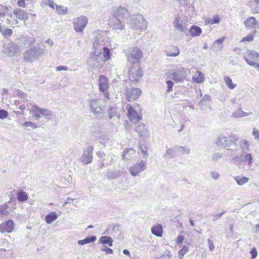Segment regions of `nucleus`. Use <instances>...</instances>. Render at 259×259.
Instances as JSON below:
<instances>
[{"instance_id":"obj_28","label":"nucleus","mask_w":259,"mask_h":259,"mask_svg":"<svg viewBox=\"0 0 259 259\" xmlns=\"http://www.w3.org/2000/svg\"><path fill=\"white\" fill-rule=\"evenodd\" d=\"M152 233L157 237H161L163 233V229L162 226L160 224H157L153 226L151 228Z\"/></svg>"},{"instance_id":"obj_40","label":"nucleus","mask_w":259,"mask_h":259,"mask_svg":"<svg viewBox=\"0 0 259 259\" xmlns=\"http://www.w3.org/2000/svg\"><path fill=\"white\" fill-rule=\"evenodd\" d=\"M167 56L169 57H176L179 55V49L177 47H173L170 50L165 52Z\"/></svg>"},{"instance_id":"obj_48","label":"nucleus","mask_w":259,"mask_h":259,"mask_svg":"<svg viewBox=\"0 0 259 259\" xmlns=\"http://www.w3.org/2000/svg\"><path fill=\"white\" fill-rule=\"evenodd\" d=\"M9 48L10 49V51L8 53V55L10 56H14L17 53V48L15 44H11Z\"/></svg>"},{"instance_id":"obj_13","label":"nucleus","mask_w":259,"mask_h":259,"mask_svg":"<svg viewBox=\"0 0 259 259\" xmlns=\"http://www.w3.org/2000/svg\"><path fill=\"white\" fill-rule=\"evenodd\" d=\"M94 148L92 146H88L83 151L80 157V161L84 164L90 163L93 160V152Z\"/></svg>"},{"instance_id":"obj_41","label":"nucleus","mask_w":259,"mask_h":259,"mask_svg":"<svg viewBox=\"0 0 259 259\" xmlns=\"http://www.w3.org/2000/svg\"><path fill=\"white\" fill-rule=\"evenodd\" d=\"M17 199L19 201L24 202L28 199V195L23 191L19 190L17 193Z\"/></svg>"},{"instance_id":"obj_52","label":"nucleus","mask_w":259,"mask_h":259,"mask_svg":"<svg viewBox=\"0 0 259 259\" xmlns=\"http://www.w3.org/2000/svg\"><path fill=\"white\" fill-rule=\"evenodd\" d=\"M223 156V154L221 153H214L212 154L211 159L212 160L216 162L219 159L221 158Z\"/></svg>"},{"instance_id":"obj_16","label":"nucleus","mask_w":259,"mask_h":259,"mask_svg":"<svg viewBox=\"0 0 259 259\" xmlns=\"http://www.w3.org/2000/svg\"><path fill=\"white\" fill-rule=\"evenodd\" d=\"M211 101V97L208 94H205L199 101L198 104L201 110H211L210 103Z\"/></svg>"},{"instance_id":"obj_24","label":"nucleus","mask_w":259,"mask_h":259,"mask_svg":"<svg viewBox=\"0 0 259 259\" xmlns=\"http://www.w3.org/2000/svg\"><path fill=\"white\" fill-rule=\"evenodd\" d=\"M135 131L142 137H148L149 133L145 124H141L135 128Z\"/></svg>"},{"instance_id":"obj_61","label":"nucleus","mask_w":259,"mask_h":259,"mask_svg":"<svg viewBox=\"0 0 259 259\" xmlns=\"http://www.w3.org/2000/svg\"><path fill=\"white\" fill-rule=\"evenodd\" d=\"M250 253L251 255V259H254L257 254L256 249L255 248H252L250 251Z\"/></svg>"},{"instance_id":"obj_7","label":"nucleus","mask_w":259,"mask_h":259,"mask_svg":"<svg viewBox=\"0 0 259 259\" xmlns=\"http://www.w3.org/2000/svg\"><path fill=\"white\" fill-rule=\"evenodd\" d=\"M147 24L142 15H138L132 18L131 27L133 29L145 30L147 27Z\"/></svg>"},{"instance_id":"obj_2","label":"nucleus","mask_w":259,"mask_h":259,"mask_svg":"<svg viewBox=\"0 0 259 259\" xmlns=\"http://www.w3.org/2000/svg\"><path fill=\"white\" fill-rule=\"evenodd\" d=\"M103 52L98 51L90 53L87 63L91 67L100 68L103 66V63L110 59V51L108 48L103 47Z\"/></svg>"},{"instance_id":"obj_11","label":"nucleus","mask_w":259,"mask_h":259,"mask_svg":"<svg viewBox=\"0 0 259 259\" xmlns=\"http://www.w3.org/2000/svg\"><path fill=\"white\" fill-rule=\"evenodd\" d=\"M128 75L132 81H138L143 76V71L139 66H133L129 69Z\"/></svg>"},{"instance_id":"obj_59","label":"nucleus","mask_w":259,"mask_h":259,"mask_svg":"<svg viewBox=\"0 0 259 259\" xmlns=\"http://www.w3.org/2000/svg\"><path fill=\"white\" fill-rule=\"evenodd\" d=\"M8 112L5 110H0V119L6 118L8 116Z\"/></svg>"},{"instance_id":"obj_57","label":"nucleus","mask_w":259,"mask_h":259,"mask_svg":"<svg viewBox=\"0 0 259 259\" xmlns=\"http://www.w3.org/2000/svg\"><path fill=\"white\" fill-rule=\"evenodd\" d=\"M45 5L49 6L51 8L54 9V3L53 0H42Z\"/></svg>"},{"instance_id":"obj_22","label":"nucleus","mask_w":259,"mask_h":259,"mask_svg":"<svg viewBox=\"0 0 259 259\" xmlns=\"http://www.w3.org/2000/svg\"><path fill=\"white\" fill-rule=\"evenodd\" d=\"M35 42V38L32 37L27 36H21L19 39V44L20 46H24L26 48L32 46Z\"/></svg>"},{"instance_id":"obj_62","label":"nucleus","mask_w":259,"mask_h":259,"mask_svg":"<svg viewBox=\"0 0 259 259\" xmlns=\"http://www.w3.org/2000/svg\"><path fill=\"white\" fill-rule=\"evenodd\" d=\"M207 243L208 244V247L210 251H213L214 249V245L212 240L208 239Z\"/></svg>"},{"instance_id":"obj_12","label":"nucleus","mask_w":259,"mask_h":259,"mask_svg":"<svg viewBox=\"0 0 259 259\" xmlns=\"http://www.w3.org/2000/svg\"><path fill=\"white\" fill-rule=\"evenodd\" d=\"M146 162L144 160H141L139 163L133 164L130 168V171L132 176L136 177L146 170Z\"/></svg>"},{"instance_id":"obj_42","label":"nucleus","mask_w":259,"mask_h":259,"mask_svg":"<svg viewBox=\"0 0 259 259\" xmlns=\"http://www.w3.org/2000/svg\"><path fill=\"white\" fill-rule=\"evenodd\" d=\"M234 179L235 180L237 184L240 186H242V185L245 184L249 180V179L248 178H247L246 177H241L240 176L235 177L234 178Z\"/></svg>"},{"instance_id":"obj_49","label":"nucleus","mask_w":259,"mask_h":259,"mask_svg":"<svg viewBox=\"0 0 259 259\" xmlns=\"http://www.w3.org/2000/svg\"><path fill=\"white\" fill-rule=\"evenodd\" d=\"M56 9L57 13L61 15L66 14L67 13V8L66 7L56 5Z\"/></svg>"},{"instance_id":"obj_25","label":"nucleus","mask_w":259,"mask_h":259,"mask_svg":"<svg viewBox=\"0 0 259 259\" xmlns=\"http://www.w3.org/2000/svg\"><path fill=\"white\" fill-rule=\"evenodd\" d=\"M32 107L35 108L38 112H39L42 115L45 116L47 119L50 120L52 116L51 111L45 108H41L39 107L37 105H33Z\"/></svg>"},{"instance_id":"obj_56","label":"nucleus","mask_w":259,"mask_h":259,"mask_svg":"<svg viewBox=\"0 0 259 259\" xmlns=\"http://www.w3.org/2000/svg\"><path fill=\"white\" fill-rule=\"evenodd\" d=\"M167 85L166 92L169 93L171 91L172 88L174 85V83L171 80H167L166 82Z\"/></svg>"},{"instance_id":"obj_46","label":"nucleus","mask_w":259,"mask_h":259,"mask_svg":"<svg viewBox=\"0 0 259 259\" xmlns=\"http://www.w3.org/2000/svg\"><path fill=\"white\" fill-rule=\"evenodd\" d=\"M189 248L186 246H184L178 252V256L180 259H182L183 257L188 252Z\"/></svg>"},{"instance_id":"obj_44","label":"nucleus","mask_w":259,"mask_h":259,"mask_svg":"<svg viewBox=\"0 0 259 259\" xmlns=\"http://www.w3.org/2000/svg\"><path fill=\"white\" fill-rule=\"evenodd\" d=\"M176 149L177 150V152L182 154H189L190 152V149L187 146H176Z\"/></svg>"},{"instance_id":"obj_50","label":"nucleus","mask_w":259,"mask_h":259,"mask_svg":"<svg viewBox=\"0 0 259 259\" xmlns=\"http://www.w3.org/2000/svg\"><path fill=\"white\" fill-rule=\"evenodd\" d=\"M8 205L7 204H4L0 206V213L2 215H7L9 214L8 211Z\"/></svg>"},{"instance_id":"obj_27","label":"nucleus","mask_w":259,"mask_h":259,"mask_svg":"<svg viewBox=\"0 0 259 259\" xmlns=\"http://www.w3.org/2000/svg\"><path fill=\"white\" fill-rule=\"evenodd\" d=\"M189 32L191 36L196 37L200 35L202 30L199 26L193 25L190 28Z\"/></svg>"},{"instance_id":"obj_32","label":"nucleus","mask_w":259,"mask_h":259,"mask_svg":"<svg viewBox=\"0 0 259 259\" xmlns=\"http://www.w3.org/2000/svg\"><path fill=\"white\" fill-rule=\"evenodd\" d=\"M58 217V216L55 211H52L46 216L45 221L47 224H50L57 220Z\"/></svg>"},{"instance_id":"obj_34","label":"nucleus","mask_w":259,"mask_h":259,"mask_svg":"<svg viewBox=\"0 0 259 259\" xmlns=\"http://www.w3.org/2000/svg\"><path fill=\"white\" fill-rule=\"evenodd\" d=\"M244 56L246 58H249L252 59H255L259 61V53L251 50H247L246 52V55Z\"/></svg>"},{"instance_id":"obj_5","label":"nucleus","mask_w":259,"mask_h":259,"mask_svg":"<svg viewBox=\"0 0 259 259\" xmlns=\"http://www.w3.org/2000/svg\"><path fill=\"white\" fill-rule=\"evenodd\" d=\"M43 49L40 48H34L26 51L24 54V58L27 61L32 62L43 56Z\"/></svg>"},{"instance_id":"obj_14","label":"nucleus","mask_w":259,"mask_h":259,"mask_svg":"<svg viewBox=\"0 0 259 259\" xmlns=\"http://www.w3.org/2000/svg\"><path fill=\"white\" fill-rule=\"evenodd\" d=\"M117 110L115 107H110L108 110L109 122L113 125H117L119 121L120 115L117 113Z\"/></svg>"},{"instance_id":"obj_58","label":"nucleus","mask_w":259,"mask_h":259,"mask_svg":"<svg viewBox=\"0 0 259 259\" xmlns=\"http://www.w3.org/2000/svg\"><path fill=\"white\" fill-rule=\"evenodd\" d=\"M171 257V255L170 251L169 250H167L165 251L164 254L162 255L160 257V259H170Z\"/></svg>"},{"instance_id":"obj_54","label":"nucleus","mask_w":259,"mask_h":259,"mask_svg":"<svg viewBox=\"0 0 259 259\" xmlns=\"http://www.w3.org/2000/svg\"><path fill=\"white\" fill-rule=\"evenodd\" d=\"M139 147L142 154L144 155H147V148L145 144L140 143Z\"/></svg>"},{"instance_id":"obj_21","label":"nucleus","mask_w":259,"mask_h":259,"mask_svg":"<svg viewBox=\"0 0 259 259\" xmlns=\"http://www.w3.org/2000/svg\"><path fill=\"white\" fill-rule=\"evenodd\" d=\"M99 90L105 93L108 91L109 88V82L106 76L100 75L99 79Z\"/></svg>"},{"instance_id":"obj_64","label":"nucleus","mask_w":259,"mask_h":259,"mask_svg":"<svg viewBox=\"0 0 259 259\" xmlns=\"http://www.w3.org/2000/svg\"><path fill=\"white\" fill-rule=\"evenodd\" d=\"M252 135L254 136V138L259 141V131L254 128L252 132Z\"/></svg>"},{"instance_id":"obj_63","label":"nucleus","mask_w":259,"mask_h":259,"mask_svg":"<svg viewBox=\"0 0 259 259\" xmlns=\"http://www.w3.org/2000/svg\"><path fill=\"white\" fill-rule=\"evenodd\" d=\"M17 5L20 7H26V3L25 0H18L17 2Z\"/></svg>"},{"instance_id":"obj_23","label":"nucleus","mask_w":259,"mask_h":259,"mask_svg":"<svg viewBox=\"0 0 259 259\" xmlns=\"http://www.w3.org/2000/svg\"><path fill=\"white\" fill-rule=\"evenodd\" d=\"M244 24L247 28H259V22L254 17H250L246 19Z\"/></svg>"},{"instance_id":"obj_17","label":"nucleus","mask_w":259,"mask_h":259,"mask_svg":"<svg viewBox=\"0 0 259 259\" xmlns=\"http://www.w3.org/2000/svg\"><path fill=\"white\" fill-rule=\"evenodd\" d=\"M13 14L19 20L24 22V23L28 19V14L24 10L20 8H16L13 10Z\"/></svg>"},{"instance_id":"obj_37","label":"nucleus","mask_w":259,"mask_h":259,"mask_svg":"<svg viewBox=\"0 0 259 259\" xmlns=\"http://www.w3.org/2000/svg\"><path fill=\"white\" fill-rule=\"evenodd\" d=\"M97 239V238L95 236H92L91 237H88L83 240H79L78 241L77 243L80 245H83L84 244L92 243L95 242Z\"/></svg>"},{"instance_id":"obj_47","label":"nucleus","mask_w":259,"mask_h":259,"mask_svg":"<svg viewBox=\"0 0 259 259\" xmlns=\"http://www.w3.org/2000/svg\"><path fill=\"white\" fill-rule=\"evenodd\" d=\"M243 58L246 63L250 66H252L254 67V68L257 69L258 70H259V63L254 62L253 61H252L250 60L248 58H246L245 56H243Z\"/></svg>"},{"instance_id":"obj_31","label":"nucleus","mask_w":259,"mask_h":259,"mask_svg":"<svg viewBox=\"0 0 259 259\" xmlns=\"http://www.w3.org/2000/svg\"><path fill=\"white\" fill-rule=\"evenodd\" d=\"M221 18L219 15L215 14L213 16L212 18H207L205 20V23L207 25H213L214 24H218L220 23Z\"/></svg>"},{"instance_id":"obj_51","label":"nucleus","mask_w":259,"mask_h":259,"mask_svg":"<svg viewBox=\"0 0 259 259\" xmlns=\"http://www.w3.org/2000/svg\"><path fill=\"white\" fill-rule=\"evenodd\" d=\"M23 126L24 127H31L32 128H36L38 125L35 123L31 121H26L23 124Z\"/></svg>"},{"instance_id":"obj_36","label":"nucleus","mask_w":259,"mask_h":259,"mask_svg":"<svg viewBox=\"0 0 259 259\" xmlns=\"http://www.w3.org/2000/svg\"><path fill=\"white\" fill-rule=\"evenodd\" d=\"M178 152L176 149V146H175L172 148L168 149L163 155V157L165 158H172Z\"/></svg>"},{"instance_id":"obj_55","label":"nucleus","mask_w":259,"mask_h":259,"mask_svg":"<svg viewBox=\"0 0 259 259\" xmlns=\"http://www.w3.org/2000/svg\"><path fill=\"white\" fill-rule=\"evenodd\" d=\"M101 250L102 251H105L106 254H112L113 253V251L112 249L105 246L103 245L101 248Z\"/></svg>"},{"instance_id":"obj_38","label":"nucleus","mask_w":259,"mask_h":259,"mask_svg":"<svg viewBox=\"0 0 259 259\" xmlns=\"http://www.w3.org/2000/svg\"><path fill=\"white\" fill-rule=\"evenodd\" d=\"M249 115V113L244 112L241 108L237 109L232 114L233 117L236 118L247 116Z\"/></svg>"},{"instance_id":"obj_33","label":"nucleus","mask_w":259,"mask_h":259,"mask_svg":"<svg viewBox=\"0 0 259 259\" xmlns=\"http://www.w3.org/2000/svg\"><path fill=\"white\" fill-rule=\"evenodd\" d=\"M103 40L100 38L96 39L93 43V47L95 50V51H100L102 52L103 51Z\"/></svg>"},{"instance_id":"obj_35","label":"nucleus","mask_w":259,"mask_h":259,"mask_svg":"<svg viewBox=\"0 0 259 259\" xmlns=\"http://www.w3.org/2000/svg\"><path fill=\"white\" fill-rule=\"evenodd\" d=\"M113 155L111 154H108L105 155V157L103 158L102 162V166H106L108 165H109L112 164L113 162Z\"/></svg>"},{"instance_id":"obj_20","label":"nucleus","mask_w":259,"mask_h":259,"mask_svg":"<svg viewBox=\"0 0 259 259\" xmlns=\"http://www.w3.org/2000/svg\"><path fill=\"white\" fill-rule=\"evenodd\" d=\"M14 227V222L12 220H9L0 224V232L2 233H10L13 230Z\"/></svg>"},{"instance_id":"obj_8","label":"nucleus","mask_w":259,"mask_h":259,"mask_svg":"<svg viewBox=\"0 0 259 259\" xmlns=\"http://www.w3.org/2000/svg\"><path fill=\"white\" fill-rule=\"evenodd\" d=\"M142 57V51L137 47L131 49L130 52L126 55L127 61L132 64L138 62Z\"/></svg>"},{"instance_id":"obj_60","label":"nucleus","mask_w":259,"mask_h":259,"mask_svg":"<svg viewBox=\"0 0 259 259\" xmlns=\"http://www.w3.org/2000/svg\"><path fill=\"white\" fill-rule=\"evenodd\" d=\"M210 175L211 178L213 180H218L220 177L219 174L216 171H211L210 172Z\"/></svg>"},{"instance_id":"obj_3","label":"nucleus","mask_w":259,"mask_h":259,"mask_svg":"<svg viewBox=\"0 0 259 259\" xmlns=\"http://www.w3.org/2000/svg\"><path fill=\"white\" fill-rule=\"evenodd\" d=\"M239 141L238 138L235 136H219L218 137L216 144L220 147H222L227 150H230L232 152H236L237 151V142Z\"/></svg>"},{"instance_id":"obj_18","label":"nucleus","mask_w":259,"mask_h":259,"mask_svg":"<svg viewBox=\"0 0 259 259\" xmlns=\"http://www.w3.org/2000/svg\"><path fill=\"white\" fill-rule=\"evenodd\" d=\"M173 24L177 30L181 32H184L188 29V24L185 21L181 20L180 18H176Z\"/></svg>"},{"instance_id":"obj_29","label":"nucleus","mask_w":259,"mask_h":259,"mask_svg":"<svg viewBox=\"0 0 259 259\" xmlns=\"http://www.w3.org/2000/svg\"><path fill=\"white\" fill-rule=\"evenodd\" d=\"M113 240L109 236H104L100 238L98 240L99 244H102L103 245L107 244L109 246H112L113 245Z\"/></svg>"},{"instance_id":"obj_45","label":"nucleus","mask_w":259,"mask_h":259,"mask_svg":"<svg viewBox=\"0 0 259 259\" xmlns=\"http://www.w3.org/2000/svg\"><path fill=\"white\" fill-rule=\"evenodd\" d=\"M256 33V31H253L252 33H249L246 36L243 37L241 40V42L251 41L253 40L254 37Z\"/></svg>"},{"instance_id":"obj_19","label":"nucleus","mask_w":259,"mask_h":259,"mask_svg":"<svg viewBox=\"0 0 259 259\" xmlns=\"http://www.w3.org/2000/svg\"><path fill=\"white\" fill-rule=\"evenodd\" d=\"M240 160L243 162H245L249 166H251L252 164L253 158L250 153H247L245 151H241L240 156H235L234 160Z\"/></svg>"},{"instance_id":"obj_26","label":"nucleus","mask_w":259,"mask_h":259,"mask_svg":"<svg viewBox=\"0 0 259 259\" xmlns=\"http://www.w3.org/2000/svg\"><path fill=\"white\" fill-rule=\"evenodd\" d=\"M193 81L197 83L203 82L205 79L204 74L199 71H197L192 77Z\"/></svg>"},{"instance_id":"obj_1","label":"nucleus","mask_w":259,"mask_h":259,"mask_svg":"<svg viewBox=\"0 0 259 259\" xmlns=\"http://www.w3.org/2000/svg\"><path fill=\"white\" fill-rule=\"evenodd\" d=\"M128 17L129 14L126 9L122 7H118L114 8L108 24L113 29L121 30L124 28V21Z\"/></svg>"},{"instance_id":"obj_30","label":"nucleus","mask_w":259,"mask_h":259,"mask_svg":"<svg viewBox=\"0 0 259 259\" xmlns=\"http://www.w3.org/2000/svg\"><path fill=\"white\" fill-rule=\"evenodd\" d=\"M135 154V151L133 148L125 149L122 153V159L124 160H129L132 158L131 155Z\"/></svg>"},{"instance_id":"obj_6","label":"nucleus","mask_w":259,"mask_h":259,"mask_svg":"<svg viewBox=\"0 0 259 259\" xmlns=\"http://www.w3.org/2000/svg\"><path fill=\"white\" fill-rule=\"evenodd\" d=\"M126 109L127 110V115L128 118L132 122L136 123L140 121L141 118L138 114V112L141 111L140 107L137 104L132 106L130 104L127 105Z\"/></svg>"},{"instance_id":"obj_15","label":"nucleus","mask_w":259,"mask_h":259,"mask_svg":"<svg viewBox=\"0 0 259 259\" xmlns=\"http://www.w3.org/2000/svg\"><path fill=\"white\" fill-rule=\"evenodd\" d=\"M141 93V91L138 88H129L126 90L125 97L128 101H133L137 99Z\"/></svg>"},{"instance_id":"obj_39","label":"nucleus","mask_w":259,"mask_h":259,"mask_svg":"<svg viewBox=\"0 0 259 259\" xmlns=\"http://www.w3.org/2000/svg\"><path fill=\"white\" fill-rule=\"evenodd\" d=\"M238 143L240 145V148L242 149V151H249V144L248 142L245 139H241Z\"/></svg>"},{"instance_id":"obj_9","label":"nucleus","mask_w":259,"mask_h":259,"mask_svg":"<svg viewBox=\"0 0 259 259\" xmlns=\"http://www.w3.org/2000/svg\"><path fill=\"white\" fill-rule=\"evenodd\" d=\"M88 23V18L84 16H80L73 20V28L77 32H83Z\"/></svg>"},{"instance_id":"obj_4","label":"nucleus","mask_w":259,"mask_h":259,"mask_svg":"<svg viewBox=\"0 0 259 259\" xmlns=\"http://www.w3.org/2000/svg\"><path fill=\"white\" fill-rule=\"evenodd\" d=\"M100 95L99 98L91 99L89 101V106L91 112L94 114L103 113L106 108V101L102 99Z\"/></svg>"},{"instance_id":"obj_10","label":"nucleus","mask_w":259,"mask_h":259,"mask_svg":"<svg viewBox=\"0 0 259 259\" xmlns=\"http://www.w3.org/2000/svg\"><path fill=\"white\" fill-rule=\"evenodd\" d=\"M187 74L184 68H180L176 71L168 72L167 76L169 78L176 82H183L186 78Z\"/></svg>"},{"instance_id":"obj_43","label":"nucleus","mask_w":259,"mask_h":259,"mask_svg":"<svg viewBox=\"0 0 259 259\" xmlns=\"http://www.w3.org/2000/svg\"><path fill=\"white\" fill-rule=\"evenodd\" d=\"M224 79L227 87L229 89L233 90L236 87L237 85L233 83L232 80L229 77L225 76H224Z\"/></svg>"},{"instance_id":"obj_53","label":"nucleus","mask_w":259,"mask_h":259,"mask_svg":"<svg viewBox=\"0 0 259 259\" xmlns=\"http://www.w3.org/2000/svg\"><path fill=\"white\" fill-rule=\"evenodd\" d=\"M13 31L12 29L7 28L5 30H3L2 32L4 36L8 38L12 34Z\"/></svg>"}]
</instances>
